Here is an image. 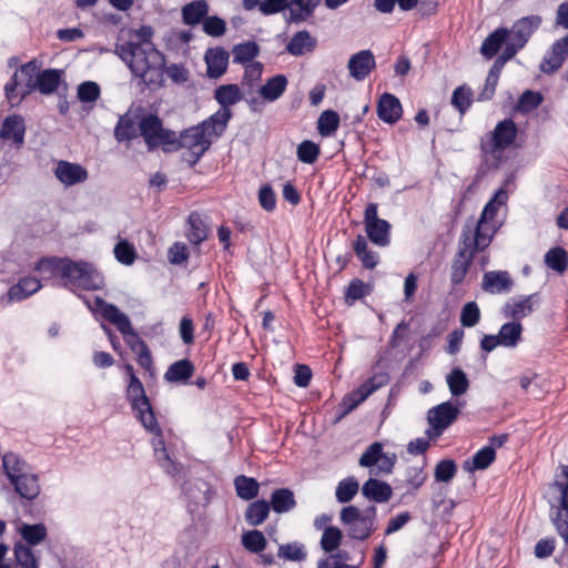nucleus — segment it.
<instances>
[{"mask_svg": "<svg viewBox=\"0 0 568 568\" xmlns=\"http://www.w3.org/2000/svg\"><path fill=\"white\" fill-rule=\"evenodd\" d=\"M470 220L471 217L467 220L466 224L462 230V234L458 240V245L463 248H466L467 252L476 256L490 245L497 232V227H494L491 233L487 234L485 232L484 225H486L488 222H480L479 217L476 222L474 230H471V226L469 225Z\"/></svg>", "mask_w": 568, "mask_h": 568, "instance_id": "nucleus-9", "label": "nucleus"}, {"mask_svg": "<svg viewBox=\"0 0 568 568\" xmlns=\"http://www.w3.org/2000/svg\"><path fill=\"white\" fill-rule=\"evenodd\" d=\"M233 115L222 112L220 109L211 114L207 119L203 120L202 122L197 123L200 129L203 131L205 136H215L221 138L229 125V122Z\"/></svg>", "mask_w": 568, "mask_h": 568, "instance_id": "nucleus-33", "label": "nucleus"}, {"mask_svg": "<svg viewBox=\"0 0 568 568\" xmlns=\"http://www.w3.org/2000/svg\"><path fill=\"white\" fill-rule=\"evenodd\" d=\"M277 556L288 561H303L306 559L304 545L297 541L280 545Z\"/></svg>", "mask_w": 568, "mask_h": 568, "instance_id": "nucleus-64", "label": "nucleus"}, {"mask_svg": "<svg viewBox=\"0 0 568 568\" xmlns=\"http://www.w3.org/2000/svg\"><path fill=\"white\" fill-rule=\"evenodd\" d=\"M132 414L145 432L153 435L151 439L153 452H155V449L166 448L163 429L159 424L158 414L153 404L132 412Z\"/></svg>", "mask_w": 568, "mask_h": 568, "instance_id": "nucleus-12", "label": "nucleus"}, {"mask_svg": "<svg viewBox=\"0 0 568 568\" xmlns=\"http://www.w3.org/2000/svg\"><path fill=\"white\" fill-rule=\"evenodd\" d=\"M187 223L190 229L186 237L191 244L199 245L207 239L209 227L199 212L192 211L189 214Z\"/></svg>", "mask_w": 568, "mask_h": 568, "instance_id": "nucleus-43", "label": "nucleus"}, {"mask_svg": "<svg viewBox=\"0 0 568 568\" xmlns=\"http://www.w3.org/2000/svg\"><path fill=\"white\" fill-rule=\"evenodd\" d=\"M28 463L13 452L2 456L3 474L20 498L34 500L41 493L39 475L27 471Z\"/></svg>", "mask_w": 568, "mask_h": 568, "instance_id": "nucleus-2", "label": "nucleus"}, {"mask_svg": "<svg viewBox=\"0 0 568 568\" xmlns=\"http://www.w3.org/2000/svg\"><path fill=\"white\" fill-rule=\"evenodd\" d=\"M213 98L220 104V110L233 115L232 105L244 99V94L240 87L235 83L221 84L213 93Z\"/></svg>", "mask_w": 568, "mask_h": 568, "instance_id": "nucleus-23", "label": "nucleus"}, {"mask_svg": "<svg viewBox=\"0 0 568 568\" xmlns=\"http://www.w3.org/2000/svg\"><path fill=\"white\" fill-rule=\"evenodd\" d=\"M542 102L544 95L541 92L527 89L519 95L515 110L516 112L526 115L537 110Z\"/></svg>", "mask_w": 568, "mask_h": 568, "instance_id": "nucleus-52", "label": "nucleus"}, {"mask_svg": "<svg viewBox=\"0 0 568 568\" xmlns=\"http://www.w3.org/2000/svg\"><path fill=\"white\" fill-rule=\"evenodd\" d=\"M290 19L288 22H303L310 18L321 0H290Z\"/></svg>", "mask_w": 568, "mask_h": 568, "instance_id": "nucleus-50", "label": "nucleus"}, {"mask_svg": "<svg viewBox=\"0 0 568 568\" xmlns=\"http://www.w3.org/2000/svg\"><path fill=\"white\" fill-rule=\"evenodd\" d=\"M341 121L342 119L337 111L332 109L324 110L317 119L316 130L323 138L332 136L338 130Z\"/></svg>", "mask_w": 568, "mask_h": 568, "instance_id": "nucleus-45", "label": "nucleus"}, {"mask_svg": "<svg viewBox=\"0 0 568 568\" xmlns=\"http://www.w3.org/2000/svg\"><path fill=\"white\" fill-rule=\"evenodd\" d=\"M94 305L103 320L118 328V331L123 335L126 345L135 353L139 349V344H135V342L142 338L132 327L130 317L115 304L106 302L101 296L94 297Z\"/></svg>", "mask_w": 568, "mask_h": 568, "instance_id": "nucleus-6", "label": "nucleus"}, {"mask_svg": "<svg viewBox=\"0 0 568 568\" xmlns=\"http://www.w3.org/2000/svg\"><path fill=\"white\" fill-rule=\"evenodd\" d=\"M471 97L470 87L462 84L453 91L450 103L460 114H465L473 103Z\"/></svg>", "mask_w": 568, "mask_h": 568, "instance_id": "nucleus-57", "label": "nucleus"}, {"mask_svg": "<svg viewBox=\"0 0 568 568\" xmlns=\"http://www.w3.org/2000/svg\"><path fill=\"white\" fill-rule=\"evenodd\" d=\"M296 155L302 163L314 164L321 155V148L312 140H304L297 145Z\"/></svg>", "mask_w": 568, "mask_h": 568, "instance_id": "nucleus-60", "label": "nucleus"}, {"mask_svg": "<svg viewBox=\"0 0 568 568\" xmlns=\"http://www.w3.org/2000/svg\"><path fill=\"white\" fill-rule=\"evenodd\" d=\"M475 255L458 245L450 266V283L453 286L462 284L474 263Z\"/></svg>", "mask_w": 568, "mask_h": 568, "instance_id": "nucleus-24", "label": "nucleus"}, {"mask_svg": "<svg viewBox=\"0 0 568 568\" xmlns=\"http://www.w3.org/2000/svg\"><path fill=\"white\" fill-rule=\"evenodd\" d=\"M69 261V257L44 256L41 257L36 265V270L47 273L49 276H59L62 278V267Z\"/></svg>", "mask_w": 568, "mask_h": 568, "instance_id": "nucleus-55", "label": "nucleus"}, {"mask_svg": "<svg viewBox=\"0 0 568 568\" xmlns=\"http://www.w3.org/2000/svg\"><path fill=\"white\" fill-rule=\"evenodd\" d=\"M230 53L223 47L209 48L204 54L206 75L219 79L224 75L229 67Z\"/></svg>", "mask_w": 568, "mask_h": 568, "instance_id": "nucleus-21", "label": "nucleus"}, {"mask_svg": "<svg viewBox=\"0 0 568 568\" xmlns=\"http://www.w3.org/2000/svg\"><path fill=\"white\" fill-rule=\"evenodd\" d=\"M560 474L557 477L565 478V481L556 480L554 486L560 491L559 507L551 516V521L558 534L568 530V465L559 466Z\"/></svg>", "mask_w": 568, "mask_h": 568, "instance_id": "nucleus-16", "label": "nucleus"}, {"mask_svg": "<svg viewBox=\"0 0 568 568\" xmlns=\"http://www.w3.org/2000/svg\"><path fill=\"white\" fill-rule=\"evenodd\" d=\"M470 220L471 217L467 220L466 224L462 230V234L458 240V245L463 248H466L467 252L476 256L490 245L497 232V227H494L491 233L487 234L485 232L484 225H486L488 222H480L479 217L476 222L474 230H471V226L469 225Z\"/></svg>", "mask_w": 568, "mask_h": 568, "instance_id": "nucleus-10", "label": "nucleus"}, {"mask_svg": "<svg viewBox=\"0 0 568 568\" xmlns=\"http://www.w3.org/2000/svg\"><path fill=\"white\" fill-rule=\"evenodd\" d=\"M287 85V77L283 73H277L267 78L257 92L264 101L275 102L285 93Z\"/></svg>", "mask_w": 568, "mask_h": 568, "instance_id": "nucleus-29", "label": "nucleus"}, {"mask_svg": "<svg viewBox=\"0 0 568 568\" xmlns=\"http://www.w3.org/2000/svg\"><path fill=\"white\" fill-rule=\"evenodd\" d=\"M457 464L452 458H444L437 462L434 468L436 483H450L457 474Z\"/></svg>", "mask_w": 568, "mask_h": 568, "instance_id": "nucleus-59", "label": "nucleus"}, {"mask_svg": "<svg viewBox=\"0 0 568 568\" xmlns=\"http://www.w3.org/2000/svg\"><path fill=\"white\" fill-rule=\"evenodd\" d=\"M42 287L41 282L33 276H24L19 282L12 285L8 291L9 302H20L32 294L37 293Z\"/></svg>", "mask_w": 568, "mask_h": 568, "instance_id": "nucleus-35", "label": "nucleus"}, {"mask_svg": "<svg viewBox=\"0 0 568 568\" xmlns=\"http://www.w3.org/2000/svg\"><path fill=\"white\" fill-rule=\"evenodd\" d=\"M376 112L381 121L393 125L397 123L403 115L400 100L393 93L384 92L377 100Z\"/></svg>", "mask_w": 568, "mask_h": 568, "instance_id": "nucleus-19", "label": "nucleus"}, {"mask_svg": "<svg viewBox=\"0 0 568 568\" xmlns=\"http://www.w3.org/2000/svg\"><path fill=\"white\" fill-rule=\"evenodd\" d=\"M507 43H510V30L506 27H498L484 39L479 52L486 60H490L495 58Z\"/></svg>", "mask_w": 568, "mask_h": 568, "instance_id": "nucleus-22", "label": "nucleus"}, {"mask_svg": "<svg viewBox=\"0 0 568 568\" xmlns=\"http://www.w3.org/2000/svg\"><path fill=\"white\" fill-rule=\"evenodd\" d=\"M63 75L64 71L62 69H41L40 73L32 80V82L29 81V83H24L21 88L20 98L16 103H13V99L17 98V88L20 84L18 80V71H16L4 85V93L7 99L11 102V105L19 104L23 99L36 91L40 92L42 95H51L55 93L62 84Z\"/></svg>", "mask_w": 568, "mask_h": 568, "instance_id": "nucleus-3", "label": "nucleus"}, {"mask_svg": "<svg viewBox=\"0 0 568 568\" xmlns=\"http://www.w3.org/2000/svg\"><path fill=\"white\" fill-rule=\"evenodd\" d=\"M55 178L65 186H73L88 180V170L79 164L60 160L54 169Z\"/></svg>", "mask_w": 568, "mask_h": 568, "instance_id": "nucleus-20", "label": "nucleus"}, {"mask_svg": "<svg viewBox=\"0 0 568 568\" xmlns=\"http://www.w3.org/2000/svg\"><path fill=\"white\" fill-rule=\"evenodd\" d=\"M523 332L521 322L513 320L504 323L497 335L503 347L515 348L523 339Z\"/></svg>", "mask_w": 568, "mask_h": 568, "instance_id": "nucleus-37", "label": "nucleus"}, {"mask_svg": "<svg viewBox=\"0 0 568 568\" xmlns=\"http://www.w3.org/2000/svg\"><path fill=\"white\" fill-rule=\"evenodd\" d=\"M243 548L251 554H260L267 547V539L258 529L244 531L241 536Z\"/></svg>", "mask_w": 568, "mask_h": 568, "instance_id": "nucleus-53", "label": "nucleus"}, {"mask_svg": "<svg viewBox=\"0 0 568 568\" xmlns=\"http://www.w3.org/2000/svg\"><path fill=\"white\" fill-rule=\"evenodd\" d=\"M195 366L189 358H182L172 363L166 372L164 373V379L168 383L183 384L190 383V379L194 375Z\"/></svg>", "mask_w": 568, "mask_h": 568, "instance_id": "nucleus-30", "label": "nucleus"}, {"mask_svg": "<svg viewBox=\"0 0 568 568\" xmlns=\"http://www.w3.org/2000/svg\"><path fill=\"white\" fill-rule=\"evenodd\" d=\"M542 19L538 14H530L516 20L510 30V47L520 51L529 41L530 37L541 26Z\"/></svg>", "mask_w": 568, "mask_h": 568, "instance_id": "nucleus-13", "label": "nucleus"}, {"mask_svg": "<svg viewBox=\"0 0 568 568\" xmlns=\"http://www.w3.org/2000/svg\"><path fill=\"white\" fill-rule=\"evenodd\" d=\"M496 452L493 447H481L471 457L463 463V469L468 473L487 469L496 460Z\"/></svg>", "mask_w": 568, "mask_h": 568, "instance_id": "nucleus-36", "label": "nucleus"}, {"mask_svg": "<svg viewBox=\"0 0 568 568\" xmlns=\"http://www.w3.org/2000/svg\"><path fill=\"white\" fill-rule=\"evenodd\" d=\"M261 48L258 43L254 40H247L241 43H237L233 47V63L237 64H246L252 62L258 54Z\"/></svg>", "mask_w": 568, "mask_h": 568, "instance_id": "nucleus-49", "label": "nucleus"}, {"mask_svg": "<svg viewBox=\"0 0 568 568\" xmlns=\"http://www.w3.org/2000/svg\"><path fill=\"white\" fill-rule=\"evenodd\" d=\"M236 496L243 500L250 501L257 497L260 484L254 477L239 475L234 479Z\"/></svg>", "mask_w": 568, "mask_h": 568, "instance_id": "nucleus-48", "label": "nucleus"}, {"mask_svg": "<svg viewBox=\"0 0 568 568\" xmlns=\"http://www.w3.org/2000/svg\"><path fill=\"white\" fill-rule=\"evenodd\" d=\"M62 281L63 287L71 291L73 287L82 291H99L105 286L103 274L93 263L70 257L62 267Z\"/></svg>", "mask_w": 568, "mask_h": 568, "instance_id": "nucleus-4", "label": "nucleus"}, {"mask_svg": "<svg viewBox=\"0 0 568 568\" xmlns=\"http://www.w3.org/2000/svg\"><path fill=\"white\" fill-rule=\"evenodd\" d=\"M359 489V484L357 479L353 476L346 477L342 479L335 491L336 500L341 504L349 503Z\"/></svg>", "mask_w": 568, "mask_h": 568, "instance_id": "nucleus-58", "label": "nucleus"}, {"mask_svg": "<svg viewBox=\"0 0 568 568\" xmlns=\"http://www.w3.org/2000/svg\"><path fill=\"white\" fill-rule=\"evenodd\" d=\"M268 504L274 513L284 514L296 506V500L292 489L282 487L272 491Z\"/></svg>", "mask_w": 568, "mask_h": 568, "instance_id": "nucleus-39", "label": "nucleus"}, {"mask_svg": "<svg viewBox=\"0 0 568 568\" xmlns=\"http://www.w3.org/2000/svg\"><path fill=\"white\" fill-rule=\"evenodd\" d=\"M375 68V55L369 49H364L352 54L347 62L349 77L356 81L365 80Z\"/></svg>", "mask_w": 568, "mask_h": 568, "instance_id": "nucleus-17", "label": "nucleus"}, {"mask_svg": "<svg viewBox=\"0 0 568 568\" xmlns=\"http://www.w3.org/2000/svg\"><path fill=\"white\" fill-rule=\"evenodd\" d=\"M13 554L17 565L21 568H39L40 562L32 548L26 546L22 541L14 542Z\"/></svg>", "mask_w": 568, "mask_h": 568, "instance_id": "nucleus-54", "label": "nucleus"}, {"mask_svg": "<svg viewBox=\"0 0 568 568\" xmlns=\"http://www.w3.org/2000/svg\"><path fill=\"white\" fill-rule=\"evenodd\" d=\"M113 252L116 261L126 266L132 265L138 257L134 245L128 240H120L115 244Z\"/></svg>", "mask_w": 568, "mask_h": 568, "instance_id": "nucleus-62", "label": "nucleus"}, {"mask_svg": "<svg viewBox=\"0 0 568 568\" xmlns=\"http://www.w3.org/2000/svg\"><path fill=\"white\" fill-rule=\"evenodd\" d=\"M26 124L24 119L19 114L8 115L0 129V138L12 140L14 144L22 145L24 142Z\"/></svg>", "mask_w": 568, "mask_h": 568, "instance_id": "nucleus-31", "label": "nucleus"}, {"mask_svg": "<svg viewBox=\"0 0 568 568\" xmlns=\"http://www.w3.org/2000/svg\"><path fill=\"white\" fill-rule=\"evenodd\" d=\"M544 263L549 270L562 275L568 270L567 250L560 245L549 248L544 255Z\"/></svg>", "mask_w": 568, "mask_h": 568, "instance_id": "nucleus-42", "label": "nucleus"}, {"mask_svg": "<svg viewBox=\"0 0 568 568\" xmlns=\"http://www.w3.org/2000/svg\"><path fill=\"white\" fill-rule=\"evenodd\" d=\"M464 406L465 402L457 400L453 403L450 399L443 402L428 409L427 422L428 424H435L446 430L457 420Z\"/></svg>", "mask_w": 568, "mask_h": 568, "instance_id": "nucleus-15", "label": "nucleus"}, {"mask_svg": "<svg viewBox=\"0 0 568 568\" xmlns=\"http://www.w3.org/2000/svg\"><path fill=\"white\" fill-rule=\"evenodd\" d=\"M212 494V487L205 480L196 479L194 483L190 484L185 491L190 503L187 505L189 513L193 514L194 511L192 504L194 506H203L205 508L211 503Z\"/></svg>", "mask_w": 568, "mask_h": 568, "instance_id": "nucleus-28", "label": "nucleus"}, {"mask_svg": "<svg viewBox=\"0 0 568 568\" xmlns=\"http://www.w3.org/2000/svg\"><path fill=\"white\" fill-rule=\"evenodd\" d=\"M18 531L28 547H36L43 542L48 537V529L43 523L27 524L22 523Z\"/></svg>", "mask_w": 568, "mask_h": 568, "instance_id": "nucleus-41", "label": "nucleus"}, {"mask_svg": "<svg viewBox=\"0 0 568 568\" xmlns=\"http://www.w3.org/2000/svg\"><path fill=\"white\" fill-rule=\"evenodd\" d=\"M362 495L374 503H387L393 496L392 486L377 478H368L361 488Z\"/></svg>", "mask_w": 568, "mask_h": 568, "instance_id": "nucleus-27", "label": "nucleus"}, {"mask_svg": "<svg viewBox=\"0 0 568 568\" xmlns=\"http://www.w3.org/2000/svg\"><path fill=\"white\" fill-rule=\"evenodd\" d=\"M518 135V125L511 118L498 121L495 128L480 138V144L488 148L489 152L504 155L505 150L510 148Z\"/></svg>", "mask_w": 568, "mask_h": 568, "instance_id": "nucleus-7", "label": "nucleus"}, {"mask_svg": "<svg viewBox=\"0 0 568 568\" xmlns=\"http://www.w3.org/2000/svg\"><path fill=\"white\" fill-rule=\"evenodd\" d=\"M446 383L453 397H460L464 395L469 386L470 382L467 374L460 367H453L446 375Z\"/></svg>", "mask_w": 568, "mask_h": 568, "instance_id": "nucleus-46", "label": "nucleus"}, {"mask_svg": "<svg viewBox=\"0 0 568 568\" xmlns=\"http://www.w3.org/2000/svg\"><path fill=\"white\" fill-rule=\"evenodd\" d=\"M508 200V193L505 186L498 187L488 202L484 205L483 211L480 213V222H489L495 219L499 207L506 204Z\"/></svg>", "mask_w": 568, "mask_h": 568, "instance_id": "nucleus-47", "label": "nucleus"}, {"mask_svg": "<svg viewBox=\"0 0 568 568\" xmlns=\"http://www.w3.org/2000/svg\"><path fill=\"white\" fill-rule=\"evenodd\" d=\"M568 59V33L557 39L546 51L539 64V70L547 74H555Z\"/></svg>", "mask_w": 568, "mask_h": 568, "instance_id": "nucleus-14", "label": "nucleus"}, {"mask_svg": "<svg viewBox=\"0 0 568 568\" xmlns=\"http://www.w3.org/2000/svg\"><path fill=\"white\" fill-rule=\"evenodd\" d=\"M271 504L266 499H255L251 501L245 510V521L253 527L262 525L270 515Z\"/></svg>", "mask_w": 568, "mask_h": 568, "instance_id": "nucleus-40", "label": "nucleus"}, {"mask_svg": "<svg viewBox=\"0 0 568 568\" xmlns=\"http://www.w3.org/2000/svg\"><path fill=\"white\" fill-rule=\"evenodd\" d=\"M163 120L155 112L148 111L144 106L130 108L119 115L113 129V136L118 143L130 142L142 136L149 152L159 149V128Z\"/></svg>", "mask_w": 568, "mask_h": 568, "instance_id": "nucleus-1", "label": "nucleus"}, {"mask_svg": "<svg viewBox=\"0 0 568 568\" xmlns=\"http://www.w3.org/2000/svg\"><path fill=\"white\" fill-rule=\"evenodd\" d=\"M373 284L361 278H353L344 290V303L353 306L357 301L363 300L373 292Z\"/></svg>", "mask_w": 568, "mask_h": 568, "instance_id": "nucleus-44", "label": "nucleus"}, {"mask_svg": "<svg viewBox=\"0 0 568 568\" xmlns=\"http://www.w3.org/2000/svg\"><path fill=\"white\" fill-rule=\"evenodd\" d=\"M540 302V293L536 292L529 295H525L521 300L514 305L506 303L503 307V314L505 317L513 318L515 321H519L531 314L535 310V305H538Z\"/></svg>", "mask_w": 568, "mask_h": 568, "instance_id": "nucleus-26", "label": "nucleus"}, {"mask_svg": "<svg viewBox=\"0 0 568 568\" xmlns=\"http://www.w3.org/2000/svg\"><path fill=\"white\" fill-rule=\"evenodd\" d=\"M138 48L134 49L133 70L134 75H143L150 69V63L156 60V57L151 52L150 47L134 42Z\"/></svg>", "mask_w": 568, "mask_h": 568, "instance_id": "nucleus-51", "label": "nucleus"}, {"mask_svg": "<svg viewBox=\"0 0 568 568\" xmlns=\"http://www.w3.org/2000/svg\"><path fill=\"white\" fill-rule=\"evenodd\" d=\"M384 445L381 442L372 443L361 455L358 464L361 467L369 468L378 466L381 457L384 456Z\"/></svg>", "mask_w": 568, "mask_h": 568, "instance_id": "nucleus-63", "label": "nucleus"}, {"mask_svg": "<svg viewBox=\"0 0 568 568\" xmlns=\"http://www.w3.org/2000/svg\"><path fill=\"white\" fill-rule=\"evenodd\" d=\"M316 47V39L311 36L307 30L297 31L290 42L286 44L285 50L294 57H301L306 52H311Z\"/></svg>", "mask_w": 568, "mask_h": 568, "instance_id": "nucleus-38", "label": "nucleus"}, {"mask_svg": "<svg viewBox=\"0 0 568 568\" xmlns=\"http://www.w3.org/2000/svg\"><path fill=\"white\" fill-rule=\"evenodd\" d=\"M513 285L514 281L507 271H488L483 276L481 287L490 294L509 292Z\"/></svg>", "mask_w": 568, "mask_h": 568, "instance_id": "nucleus-25", "label": "nucleus"}, {"mask_svg": "<svg viewBox=\"0 0 568 568\" xmlns=\"http://www.w3.org/2000/svg\"><path fill=\"white\" fill-rule=\"evenodd\" d=\"M151 52L156 57V60L150 63V69L141 78L142 82L148 87L161 88L164 79L163 73L165 72V55L162 51L156 48H151Z\"/></svg>", "mask_w": 568, "mask_h": 568, "instance_id": "nucleus-32", "label": "nucleus"}, {"mask_svg": "<svg viewBox=\"0 0 568 568\" xmlns=\"http://www.w3.org/2000/svg\"><path fill=\"white\" fill-rule=\"evenodd\" d=\"M159 148L164 153L176 152L181 149L209 151L212 145V140L205 136L199 124L186 128L179 134L162 124V128H159Z\"/></svg>", "mask_w": 568, "mask_h": 568, "instance_id": "nucleus-5", "label": "nucleus"}, {"mask_svg": "<svg viewBox=\"0 0 568 568\" xmlns=\"http://www.w3.org/2000/svg\"><path fill=\"white\" fill-rule=\"evenodd\" d=\"M125 373V399L130 404L131 412H135L148 405H151V398L148 396L142 381L136 376L134 367L130 363L122 365Z\"/></svg>", "mask_w": 568, "mask_h": 568, "instance_id": "nucleus-11", "label": "nucleus"}, {"mask_svg": "<svg viewBox=\"0 0 568 568\" xmlns=\"http://www.w3.org/2000/svg\"><path fill=\"white\" fill-rule=\"evenodd\" d=\"M101 97V88L95 81L81 82L77 89V98L82 103H95Z\"/></svg>", "mask_w": 568, "mask_h": 568, "instance_id": "nucleus-61", "label": "nucleus"}, {"mask_svg": "<svg viewBox=\"0 0 568 568\" xmlns=\"http://www.w3.org/2000/svg\"><path fill=\"white\" fill-rule=\"evenodd\" d=\"M209 11L210 6L206 0H193L182 7V22L189 27L202 24Z\"/></svg>", "mask_w": 568, "mask_h": 568, "instance_id": "nucleus-34", "label": "nucleus"}, {"mask_svg": "<svg viewBox=\"0 0 568 568\" xmlns=\"http://www.w3.org/2000/svg\"><path fill=\"white\" fill-rule=\"evenodd\" d=\"M479 164L476 168V172L473 178L471 184L468 186L467 191H470L474 186L478 185L490 171H497L505 162L504 155H500L496 152H489L488 148L479 144Z\"/></svg>", "mask_w": 568, "mask_h": 568, "instance_id": "nucleus-18", "label": "nucleus"}, {"mask_svg": "<svg viewBox=\"0 0 568 568\" xmlns=\"http://www.w3.org/2000/svg\"><path fill=\"white\" fill-rule=\"evenodd\" d=\"M363 223L366 239L374 245L386 247L390 244L392 224L378 216V204L369 202L364 210Z\"/></svg>", "mask_w": 568, "mask_h": 568, "instance_id": "nucleus-8", "label": "nucleus"}, {"mask_svg": "<svg viewBox=\"0 0 568 568\" xmlns=\"http://www.w3.org/2000/svg\"><path fill=\"white\" fill-rule=\"evenodd\" d=\"M343 537V531L338 527L327 526L320 541L321 548L327 554H333L341 546Z\"/></svg>", "mask_w": 568, "mask_h": 568, "instance_id": "nucleus-56", "label": "nucleus"}]
</instances>
